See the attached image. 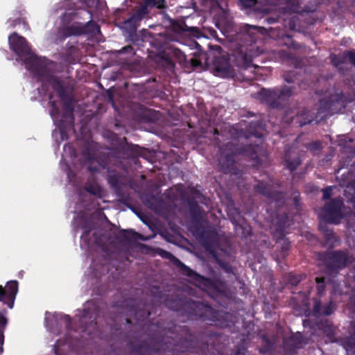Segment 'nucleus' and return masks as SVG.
I'll list each match as a JSON object with an SVG mask.
<instances>
[{
	"instance_id": "nucleus-1",
	"label": "nucleus",
	"mask_w": 355,
	"mask_h": 355,
	"mask_svg": "<svg viewBox=\"0 0 355 355\" xmlns=\"http://www.w3.org/2000/svg\"><path fill=\"white\" fill-rule=\"evenodd\" d=\"M148 338L135 345L133 351L146 355L150 352L158 354L180 355L204 349L209 345L215 347L223 334L212 327H205L194 331L187 325L174 322L151 323L148 328Z\"/></svg>"
},
{
	"instance_id": "nucleus-2",
	"label": "nucleus",
	"mask_w": 355,
	"mask_h": 355,
	"mask_svg": "<svg viewBox=\"0 0 355 355\" xmlns=\"http://www.w3.org/2000/svg\"><path fill=\"white\" fill-rule=\"evenodd\" d=\"M105 221L98 216L84 215L79 218L78 228L81 230L83 244H141L148 238L133 230H118L106 216Z\"/></svg>"
},
{
	"instance_id": "nucleus-3",
	"label": "nucleus",
	"mask_w": 355,
	"mask_h": 355,
	"mask_svg": "<svg viewBox=\"0 0 355 355\" xmlns=\"http://www.w3.org/2000/svg\"><path fill=\"white\" fill-rule=\"evenodd\" d=\"M189 214L192 219L191 230L202 242L201 244H220V235L218 229L205 218V211L196 201L189 203Z\"/></svg>"
},
{
	"instance_id": "nucleus-4",
	"label": "nucleus",
	"mask_w": 355,
	"mask_h": 355,
	"mask_svg": "<svg viewBox=\"0 0 355 355\" xmlns=\"http://www.w3.org/2000/svg\"><path fill=\"white\" fill-rule=\"evenodd\" d=\"M258 146L246 144L239 146L232 142H227L219 148V157L218 158L220 171L225 174L237 175L239 169L236 166L235 157L241 155L249 157L250 159L258 162L259 158L257 154Z\"/></svg>"
},
{
	"instance_id": "nucleus-5",
	"label": "nucleus",
	"mask_w": 355,
	"mask_h": 355,
	"mask_svg": "<svg viewBox=\"0 0 355 355\" xmlns=\"http://www.w3.org/2000/svg\"><path fill=\"white\" fill-rule=\"evenodd\" d=\"M8 42L11 50L18 56L28 55L24 62L28 69L33 70L39 74V78L42 75L48 73L43 70L40 64L38 58L31 53V49L25 37L18 35L17 33H12L8 37Z\"/></svg>"
},
{
	"instance_id": "nucleus-6",
	"label": "nucleus",
	"mask_w": 355,
	"mask_h": 355,
	"mask_svg": "<svg viewBox=\"0 0 355 355\" xmlns=\"http://www.w3.org/2000/svg\"><path fill=\"white\" fill-rule=\"evenodd\" d=\"M42 83V87H45L48 84L57 93L58 97L63 102L64 119H69L70 123H73V110L75 101L73 97L69 95L64 87L62 81L57 76L51 74L49 72L40 78Z\"/></svg>"
},
{
	"instance_id": "nucleus-7",
	"label": "nucleus",
	"mask_w": 355,
	"mask_h": 355,
	"mask_svg": "<svg viewBox=\"0 0 355 355\" xmlns=\"http://www.w3.org/2000/svg\"><path fill=\"white\" fill-rule=\"evenodd\" d=\"M150 292L157 302L164 303L168 309L176 311L180 315L189 320L194 300L187 297H181L178 295H170L163 298L162 292L158 286H153Z\"/></svg>"
},
{
	"instance_id": "nucleus-8",
	"label": "nucleus",
	"mask_w": 355,
	"mask_h": 355,
	"mask_svg": "<svg viewBox=\"0 0 355 355\" xmlns=\"http://www.w3.org/2000/svg\"><path fill=\"white\" fill-rule=\"evenodd\" d=\"M318 259L322 263L330 274H337L340 270L352 263L354 258L347 251L334 250L318 254Z\"/></svg>"
},
{
	"instance_id": "nucleus-9",
	"label": "nucleus",
	"mask_w": 355,
	"mask_h": 355,
	"mask_svg": "<svg viewBox=\"0 0 355 355\" xmlns=\"http://www.w3.org/2000/svg\"><path fill=\"white\" fill-rule=\"evenodd\" d=\"M293 86L284 85L273 89H261L259 93L260 100L269 107L275 109H283L293 94Z\"/></svg>"
},
{
	"instance_id": "nucleus-10",
	"label": "nucleus",
	"mask_w": 355,
	"mask_h": 355,
	"mask_svg": "<svg viewBox=\"0 0 355 355\" xmlns=\"http://www.w3.org/2000/svg\"><path fill=\"white\" fill-rule=\"evenodd\" d=\"M98 31H100L99 26L91 19L84 24L76 22L68 26L59 27L56 34V40L62 42L71 36L92 34Z\"/></svg>"
},
{
	"instance_id": "nucleus-11",
	"label": "nucleus",
	"mask_w": 355,
	"mask_h": 355,
	"mask_svg": "<svg viewBox=\"0 0 355 355\" xmlns=\"http://www.w3.org/2000/svg\"><path fill=\"white\" fill-rule=\"evenodd\" d=\"M347 101L343 92L331 94L319 101L317 114L321 115V119L333 115L345 108Z\"/></svg>"
},
{
	"instance_id": "nucleus-12",
	"label": "nucleus",
	"mask_w": 355,
	"mask_h": 355,
	"mask_svg": "<svg viewBox=\"0 0 355 355\" xmlns=\"http://www.w3.org/2000/svg\"><path fill=\"white\" fill-rule=\"evenodd\" d=\"M193 309L190 313V320H200L204 322H209L215 325L221 327L228 326L220 321V313L211 306L202 302L194 301Z\"/></svg>"
},
{
	"instance_id": "nucleus-13",
	"label": "nucleus",
	"mask_w": 355,
	"mask_h": 355,
	"mask_svg": "<svg viewBox=\"0 0 355 355\" xmlns=\"http://www.w3.org/2000/svg\"><path fill=\"white\" fill-rule=\"evenodd\" d=\"M98 248V250H100L103 252V256L106 260L110 261V264L116 267V269L120 267L119 264L124 261H129L127 257V254L121 251L123 250V248L129 247L127 250H130V248L133 249V247L140 248L142 250L147 249L149 245H96Z\"/></svg>"
},
{
	"instance_id": "nucleus-14",
	"label": "nucleus",
	"mask_w": 355,
	"mask_h": 355,
	"mask_svg": "<svg viewBox=\"0 0 355 355\" xmlns=\"http://www.w3.org/2000/svg\"><path fill=\"white\" fill-rule=\"evenodd\" d=\"M150 9L140 5L136 7L130 17L123 22V28L128 33L130 40L136 42L138 38L137 28L142 19L148 17Z\"/></svg>"
},
{
	"instance_id": "nucleus-15",
	"label": "nucleus",
	"mask_w": 355,
	"mask_h": 355,
	"mask_svg": "<svg viewBox=\"0 0 355 355\" xmlns=\"http://www.w3.org/2000/svg\"><path fill=\"white\" fill-rule=\"evenodd\" d=\"M124 309L125 313L130 317H132L137 322H144L147 320L150 315V311L148 305L136 299H127L123 302L121 305Z\"/></svg>"
},
{
	"instance_id": "nucleus-16",
	"label": "nucleus",
	"mask_w": 355,
	"mask_h": 355,
	"mask_svg": "<svg viewBox=\"0 0 355 355\" xmlns=\"http://www.w3.org/2000/svg\"><path fill=\"white\" fill-rule=\"evenodd\" d=\"M263 28L257 26L244 24L240 27V31L237 34V39L242 43L241 46H246V50L252 51L253 44L261 37Z\"/></svg>"
},
{
	"instance_id": "nucleus-17",
	"label": "nucleus",
	"mask_w": 355,
	"mask_h": 355,
	"mask_svg": "<svg viewBox=\"0 0 355 355\" xmlns=\"http://www.w3.org/2000/svg\"><path fill=\"white\" fill-rule=\"evenodd\" d=\"M343 201L336 198L327 202L322 209V217L329 223L338 224L342 218L341 209Z\"/></svg>"
},
{
	"instance_id": "nucleus-18",
	"label": "nucleus",
	"mask_w": 355,
	"mask_h": 355,
	"mask_svg": "<svg viewBox=\"0 0 355 355\" xmlns=\"http://www.w3.org/2000/svg\"><path fill=\"white\" fill-rule=\"evenodd\" d=\"M253 189L255 193L275 202H284L285 200L286 193L274 190L272 186L267 182L257 180L256 184L253 186Z\"/></svg>"
},
{
	"instance_id": "nucleus-19",
	"label": "nucleus",
	"mask_w": 355,
	"mask_h": 355,
	"mask_svg": "<svg viewBox=\"0 0 355 355\" xmlns=\"http://www.w3.org/2000/svg\"><path fill=\"white\" fill-rule=\"evenodd\" d=\"M18 287L19 283L17 280L8 281L5 286L0 285V302L9 309L14 306Z\"/></svg>"
},
{
	"instance_id": "nucleus-20",
	"label": "nucleus",
	"mask_w": 355,
	"mask_h": 355,
	"mask_svg": "<svg viewBox=\"0 0 355 355\" xmlns=\"http://www.w3.org/2000/svg\"><path fill=\"white\" fill-rule=\"evenodd\" d=\"M76 4L71 0H64L59 3L55 9V12L60 14L62 23L69 24L76 15Z\"/></svg>"
},
{
	"instance_id": "nucleus-21",
	"label": "nucleus",
	"mask_w": 355,
	"mask_h": 355,
	"mask_svg": "<svg viewBox=\"0 0 355 355\" xmlns=\"http://www.w3.org/2000/svg\"><path fill=\"white\" fill-rule=\"evenodd\" d=\"M108 175H107V182L110 187L114 189L117 194V196L119 197V200L121 203L123 205L128 206V196L122 193L120 191L121 189V175L119 172H116L115 171H107Z\"/></svg>"
},
{
	"instance_id": "nucleus-22",
	"label": "nucleus",
	"mask_w": 355,
	"mask_h": 355,
	"mask_svg": "<svg viewBox=\"0 0 355 355\" xmlns=\"http://www.w3.org/2000/svg\"><path fill=\"white\" fill-rule=\"evenodd\" d=\"M183 275L195 280L198 284V286L205 290L218 291V286L215 282L198 274L189 267H188V270H186Z\"/></svg>"
},
{
	"instance_id": "nucleus-23",
	"label": "nucleus",
	"mask_w": 355,
	"mask_h": 355,
	"mask_svg": "<svg viewBox=\"0 0 355 355\" xmlns=\"http://www.w3.org/2000/svg\"><path fill=\"white\" fill-rule=\"evenodd\" d=\"M302 112L303 113L301 114L300 116H299L298 113H296L295 116H290L289 112H286L284 117V121L288 123H291L295 121V123H297L300 127H302L306 124L311 123L313 121V118L309 116L306 110H303Z\"/></svg>"
},
{
	"instance_id": "nucleus-24",
	"label": "nucleus",
	"mask_w": 355,
	"mask_h": 355,
	"mask_svg": "<svg viewBox=\"0 0 355 355\" xmlns=\"http://www.w3.org/2000/svg\"><path fill=\"white\" fill-rule=\"evenodd\" d=\"M304 344H306V342L303 336L301 334L293 336L290 337L288 342L286 343L284 349L286 351L290 348L291 354L296 355L297 350L302 348Z\"/></svg>"
},
{
	"instance_id": "nucleus-25",
	"label": "nucleus",
	"mask_w": 355,
	"mask_h": 355,
	"mask_svg": "<svg viewBox=\"0 0 355 355\" xmlns=\"http://www.w3.org/2000/svg\"><path fill=\"white\" fill-rule=\"evenodd\" d=\"M82 155L83 158L89 164L88 171L92 173L99 172L98 166H92L93 162L96 159V155L94 150L89 145H85L84 146L82 150Z\"/></svg>"
},
{
	"instance_id": "nucleus-26",
	"label": "nucleus",
	"mask_w": 355,
	"mask_h": 355,
	"mask_svg": "<svg viewBox=\"0 0 355 355\" xmlns=\"http://www.w3.org/2000/svg\"><path fill=\"white\" fill-rule=\"evenodd\" d=\"M241 48L238 53L236 60L239 62V66L241 68L248 69L252 65V56L248 53L249 50H246V46H241Z\"/></svg>"
},
{
	"instance_id": "nucleus-27",
	"label": "nucleus",
	"mask_w": 355,
	"mask_h": 355,
	"mask_svg": "<svg viewBox=\"0 0 355 355\" xmlns=\"http://www.w3.org/2000/svg\"><path fill=\"white\" fill-rule=\"evenodd\" d=\"M159 254L166 259H168L175 266L179 268L180 272L183 275L186 270H188V266L182 263L179 259L175 257L171 252L164 250L159 249Z\"/></svg>"
},
{
	"instance_id": "nucleus-28",
	"label": "nucleus",
	"mask_w": 355,
	"mask_h": 355,
	"mask_svg": "<svg viewBox=\"0 0 355 355\" xmlns=\"http://www.w3.org/2000/svg\"><path fill=\"white\" fill-rule=\"evenodd\" d=\"M78 51L77 46L67 43L65 52L63 54L65 62L69 64H75L78 60Z\"/></svg>"
},
{
	"instance_id": "nucleus-29",
	"label": "nucleus",
	"mask_w": 355,
	"mask_h": 355,
	"mask_svg": "<svg viewBox=\"0 0 355 355\" xmlns=\"http://www.w3.org/2000/svg\"><path fill=\"white\" fill-rule=\"evenodd\" d=\"M351 332L342 341L343 347L347 351H355V318L350 322Z\"/></svg>"
},
{
	"instance_id": "nucleus-30",
	"label": "nucleus",
	"mask_w": 355,
	"mask_h": 355,
	"mask_svg": "<svg viewBox=\"0 0 355 355\" xmlns=\"http://www.w3.org/2000/svg\"><path fill=\"white\" fill-rule=\"evenodd\" d=\"M301 164V159L299 156L293 157L291 153L287 150L285 153L284 157V166L285 167L291 171V172L297 169V168Z\"/></svg>"
},
{
	"instance_id": "nucleus-31",
	"label": "nucleus",
	"mask_w": 355,
	"mask_h": 355,
	"mask_svg": "<svg viewBox=\"0 0 355 355\" xmlns=\"http://www.w3.org/2000/svg\"><path fill=\"white\" fill-rule=\"evenodd\" d=\"M173 31L178 34H183L185 32H190L195 35L199 33V29L197 27H188L185 23L173 22L172 24Z\"/></svg>"
},
{
	"instance_id": "nucleus-32",
	"label": "nucleus",
	"mask_w": 355,
	"mask_h": 355,
	"mask_svg": "<svg viewBox=\"0 0 355 355\" xmlns=\"http://www.w3.org/2000/svg\"><path fill=\"white\" fill-rule=\"evenodd\" d=\"M89 318L90 319L92 318L91 316H89V310L87 309H84V314L83 315V317L80 318V323L83 324L82 326V329H83V331H88V334H90L91 332L89 331V327H92L93 329H96L97 327V322H96V318L94 317V319L90 322L89 324H87L85 322V320L87 318Z\"/></svg>"
},
{
	"instance_id": "nucleus-33",
	"label": "nucleus",
	"mask_w": 355,
	"mask_h": 355,
	"mask_svg": "<svg viewBox=\"0 0 355 355\" xmlns=\"http://www.w3.org/2000/svg\"><path fill=\"white\" fill-rule=\"evenodd\" d=\"M8 322V318L2 312H0V354L3 352V345L4 343V331Z\"/></svg>"
},
{
	"instance_id": "nucleus-34",
	"label": "nucleus",
	"mask_w": 355,
	"mask_h": 355,
	"mask_svg": "<svg viewBox=\"0 0 355 355\" xmlns=\"http://www.w3.org/2000/svg\"><path fill=\"white\" fill-rule=\"evenodd\" d=\"M282 45L286 46L289 49H292L294 50H297L301 48V45L297 42H295L293 37L290 35H284L280 39L279 41Z\"/></svg>"
},
{
	"instance_id": "nucleus-35",
	"label": "nucleus",
	"mask_w": 355,
	"mask_h": 355,
	"mask_svg": "<svg viewBox=\"0 0 355 355\" xmlns=\"http://www.w3.org/2000/svg\"><path fill=\"white\" fill-rule=\"evenodd\" d=\"M316 327L327 334L333 331V323L327 319L320 320L316 322Z\"/></svg>"
},
{
	"instance_id": "nucleus-36",
	"label": "nucleus",
	"mask_w": 355,
	"mask_h": 355,
	"mask_svg": "<svg viewBox=\"0 0 355 355\" xmlns=\"http://www.w3.org/2000/svg\"><path fill=\"white\" fill-rule=\"evenodd\" d=\"M277 218L279 220V225L278 228L277 229V232L279 234L278 239H283L285 236L284 231L286 226L288 216L286 215H283L281 216H278Z\"/></svg>"
},
{
	"instance_id": "nucleus-37",
	"label": "nucleus",
	"mask_w": 355,
	"mask_h": 355,
	"mask_svg": "<svg viewBox=\"0 0 355 355\" xmlns=\"http://www.w3.org/2000/svg\"><path fill=\"white\" fill-rule=\"evenodd\" d=\"M323 234L326 240V244H336L338 241L337 236L331 230H324Z\"/></svg>"
},
{
	"instance_id": "nucleus-38",
	"label": "nucleus",
	"mask_w": 355,
	"mask_h": 355,
	"mask_svg": "<svg viewBox=\"0 0 355 355\" xmlns=\"http://www.w3.org/2000/svg\"><path fill=\"white\" fill-rule=\"evenodd\" d=\"M314 302L313 307L311 311L312 315L318 318L322 315V306L320 300L318 298H313Z\"/></svg>"
},
{
	"instance_id": "nucleus-39",
	"label": "nucleus",
	"mask_w": 355,
	"mask_h": 355,
	"mask_svg": "<svg viewBox=\"0 0 355 355\" xmlns=\"http://www.w3.org/2000/svg\"><path fill=\"white\" fill-rule=\"evenodd\" d=\"M315 282L317 284L316 285L317 293H318V295L320 297L324 294V293L325 291V288H326L325 278L324 277H316Z\"/></svg>"
},
{
	"instance_id": "nucleus-40",
	"label": "nucleus",
	"mask_w": 355,
	"mask_h": 355,
	"mask_svg": "<svg viewBox=\"0 0 355 355\" xmlns=\"http://www.w3.org/2000/svg\"><path fill=\"white\" fill-rule=\"evenodd\" d=\"M85 189L90 194H92L94 196H99L101 192V187L94 184H86L85 186Z\"/></svg>"
},
{
	"instance_id": "nucleus-41",
	"label": "nucleus",
	"mask_w": 355,
	"mask_h": 355,
	"mask_svg": "<svg viewBox=\"0 0 355 355\" xmlns=\"http://www.w3.org/2000/svg\"><path fill=\"white\" fill-rule=\"evenodd\" d=\"M335 310L336 304L332 301H330L327 305L323 306L322 315H330Z\"/></svg>"
},
{
	"instance_id": "nucleus-42",
	"label": "nucleus",
	"mask_w": 355,
	"mask_h": 355,
	"mask_svg": "<svg viewBox=\"0 0 355 355\" xmlns=\"http://www.w3.org/2000/svg\"><path fill=\"white\" fill-rule=\"evenodd\" d=\"M202 132L203 133H206V134L209 132V133L212 134L214 136V139L215 141L216 145H217L218 146L220 145L221 141L219 139L218 136H219V135H222L223 136V135L219 132L218 130L216 128H211V127H210L209 128V130H205V131H202Z\"/></svg>"
},
{
	"instance_id": "nucleus-43",
	"label": "nucleus",
	"mask_w": 355,
	"mask_h": 355,
	"mask_svg": "<svg viewBox=\"0 0 355 355\" xmlns=\"http://www.w3.org/2000/svg\"><path fill=\"white\" fill-rule=\"evenodd\" d=\"M302 278L301 275H297L293 273H290L288 277V284L293 286H296L301 281Z\"/></svg>"
},
{
	"instance_id": "nucleus-44",
	"label": "nucleus",
	"mask_w": 355,
	"mask_h": 355,
	"mask_svg": "<svg viewBox=\"0 0 355 355\" xmlns=\"http://www.w3.org/2000/svg\"><path fill=\"white\" fill-rule=\"evenodd\" d=\"M257 3V0H239V3L243 9L253 8Z\"/></svg>"
},
{
	"instance_id": "nucleus-45",
	"label": "nucleus",
	"mask_w": 355,
	"mask_h": 355,
	"mask_svg": "<svg viewBox=\"0 0 355 355\" xmlns=\"http://www.w3.org/2000/svg\"><path fill=\"white\" fill-rule=\"evenodd\" d=\"M284 79L288 83H295L297 79L296 73L294 71H287L284 74Z\"/></svg>"
},
{
	"instance_id": "nucleus-46",
	"label": "nucleus",
	"mask_w": 355,
	"mask_h": 355,
	"mask_svg": "<svg viewBox=\"0 0 355 355\" xmlns=\"http://www.w3.org/2000/svg\"><path fill=\"white\" fill-rule=\"evenodd\" d=\"M173 53V55L180 62H183L187 60L186 55L181 50L178 49H174Z\"/></svg>"
},
{
	"instance_id": "nucleus-47",
	"label": "nucleus",
	"mask_w": 355,
	"mask_h": 355,
	"mask_svg": "<svg viewBox=\"0 0 355 355\" xmlns=\"http://www.w3.org/2000/svg\"><path fill=\"white\" fill-rule=\"evenodd\" d=\"M61 320H62L65 324V327L67 330H71L72 329L71 327V318L69 315H61L60 318Z\"/></svg>"
},
{
	"instance_id": "nucleus-48",
	"label": "nucleus",
	"mask_w": 355,
	"mask_h": 355,
	"mask_svg": "<svg viewBox=\"0 0 355 355\" xmlns=\"http://www.w3.org/2000/svg\"><path fill=\"white\" fill-rule=\"evenodd\" d=\"M322 199L328 200L331 198V196L332 195V187H327L322 189Z\"/></svg>"
},
{
	"instance_id": "nucleus-49",
	"label": "nucleus",
	"mask_w": 355,
	"mask_h": 355,
	"mask_svg": "<svg viewBox=\"0 0 355 355\" xmlns=\"http://www.w3.org/2000/svg\"><path fill=\"white\" fill-rule=\"evenodd\" d=\"M308 148L312 151H318L321 150V142L319 141L310 143Z\"/></svg>"
},
{
	"instance_id": "nucleus-50",
	"label": "nucleus",
	"mask_w": 355,
	"mask_h": 355,
	"mask_svg": "<svg viewBox=\"0 0 355 355\" xmlns=\"http://www.w3.org/2000/svg\"><path fill=\"white\" fill-rule=\"evenodd\" d=\"M349 180L347 184L348 187H351L355 193V171H352L349 174Z\"/></svg>"
},
{
	"instance_id": "nucleus-51",
	"label": "nucleus",
	"mask_w": 355,
	"mask_h": 355,
	"mask_svg": "<svg viewBox=\"0 0 355 355\" xmlns=\"http://www.w3.org/2000/svg\"><path fill=\"white\" fill-rule=\"evenodd\" d=\"M216 68L218 71L223 73H228L230 69V64L227 62H225L224 64L221 66L217 64Z\"/></svg>"
},
{
	"instance_id": "nucleus-52",
	"label": "nucleus",
	"mask_w": 355,
	"mask_h": 355,
	"mask_svg": "<svg viewBox=\"0 0 355 355\" xmlns=\"http://www.w3.org/2000/svg\"><path fill=\"white\" fill-rule=\"evenodd\" d=\"M120 53H128L130 55H135V51L134 48L131 45H128L123 47L120 51Z\"/></svg>"
},
{
	"instance_id": "nucleus-53",
	"label": "nucleus",
	"mask_w": 355,
	"mask_h": 355,
	"mask_svg": "<svg viewBox=\"0 0 355 355\" xmlns=\"http://www.w3.org/2000/svg\"><path fill=\"white\" fill-rule=\"evenodd\" d=\"M345 57L355 66V51H349L345 53Z\"/></svg>"
},
{
	"instance_id": "nucleus-54",
	"label": "nucleus",
	"mask_w": 355,
	"mask_h": 355,
	"mask_svg": "<svg viewBox=\"0 0 355 355\" xmlns=\"http://www.w3.org/2000/svg\"><path fill=\"white\" fill-rule=\"evenodd\" d=\"M156 4H157L156 0H143V3L141 5L145 6V7L151 9L154 6H155Z\"/></svg>"
},
{
	"instance_id": "nucleus-55",
	"label": "nucleus",
	"mask_w": 355,
	"mask_h": 355,
	"mask_svg": "<svg viewBox=\"0 0 355 355\" xmlns=\"http://www.w3.org/2000/svg\"><path fill=\"white\" fill-rule=\"evenodd\" d=\"M304 327H309L311 329H315L316 327V322H312L310 320H304L303 321Z\"/></svg>"
},
{
	"instance_id": "nucleus-56",
	"label": "nucleus",
	"mask_w": 355,
	"mask_h": 355,
	"mask_svg": "<svg viewBox=\"0 0 355 355\" xmlns=\"http://www.w3.org/2000/svg\"><path fill=\"white\" fill-rule=\"evenodd\" d=\"M286 3L293 6L297 7L299 6V0H286Z\"/></svg>"
},
{
	"instance_id": "nucleus-57",
	"label": "nucleus",
	"mask_w": 355,
	"mask_h": 355,
	"mask_svg": "<svg viewBox=\"0 0 355 355\" xmlns=\"http://www.w3.org/2000/svg\"><path fill=\"white\" fill-rule=\"evenodd\" d=\"M286 3L293 6L297 7L299 6V0H286Z\"/></svg>"
},
{
	"instance_id": "nucleus-58",
	"label": "nucleus",
	"mask_w": 355,
	"mask_h": 355,
	"mask_svg": "<svg viewBox=\"0 0 355 355\" xmlns=\"http://www.w3.org/2000/svg\"><path fill=\"white\" fill-rule=\"evenodd\" d=\"M236 130L232 127L230 128V132L232 135L233 137H239V134L236 132Z\"/></svg>"
},
{
	"instance_id": "nucleus-59",
	"label": "nucleus",
	"mask_w": 355,
	"mask_h": 355,
	"mask_svg": "<svg viewBox=\"0 0 355 355\" xmlns=\"http://www.w3.org/2000/svg\"><path fill=\"white\" fill-rule=\"evenodd\" d=\"M203 247H205V248L206 249L207 251H209L210 252H212V250H214V248L215 247H216V245H202ZM220 245H217V247H219Z\"/></svg>"
},
{
	"instance_id": "nucleus-60",
	"label": "nucleus",
	"mask_w": 355,
	"mask_h": 355,
	"mask_svg": "<svg viewBox=\"0 0 355 355\" xmlns=\"http://www.w3.org/2000/svg\"><path fill=\"white\" fill-rule=\"evenodd\" d=\"M263 339L266 342V344L268 346V348H270L272 344H271V342L270 341V340L265 336H263Z\"/></svg>"
},
{
	"instance_id": "nucleus-61",
	"label": "nucleus",
	"mask_w": 355,
	"mask_h": 355,
	"mask_svg": "<svg viewBox=\"0 0 355 355\" xmlns=\"http://www.w3.org/2000/svg\"><path fill=\"white\" fill-rule=\"evenodd\" d=\"M288 247H289V245H282V251L284 256L286 253H287V252L288 250Z\"/></svg>"
},
{
	"instance_id": "nucleus-62",
	"label": "nucleus",
	"mask_w": 355,
	"mask_h": 355,
	"mask_svg": "<svg viewBox=\"0 0 355 355\" xmlns=\"http://www.w3.org/2000/svg\"><path fill=\"white\" fill-rule=\"evenodd\" d=\"M191 62L193 66H198L200 64V62L196 59H191Z\"/></svg>"
},
{
	"instance_id": "nucleus-63",
	"label": "nucleus",
	"mask_w": 355,
	"mask_h": 355,
	"mask_svg": "<svg viewBox=\"0 0 355 355\" xmlns=\"http://www.w3.org/2000/svg\"><path fill=\"white\" fill-rule=\"evenodd\" d=\"M260 125V123L259 121H256V122H251L250 124V127H254V128H257L258 126Z\"/></svg>"
},
{
	"instance_id": "nucleus-64",
	"label": "nucleus",
	"mask_w": 355,
	"mask_h": 355,
	"mask_svg": "<svg viewBox=\"0 0 355 355\" xmlns=\"http://www.w3.org/2000/svg\"><path fill=\"white\" fill-rule=\"evenodd\" d=\"M350 303L355 306V293L350 297Z\"/></svg>"
}]
</instances>
